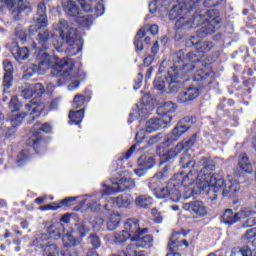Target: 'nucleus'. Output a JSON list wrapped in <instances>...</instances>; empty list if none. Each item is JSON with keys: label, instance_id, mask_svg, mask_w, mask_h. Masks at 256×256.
<instances>
[{"label": "nucleus", "instance_id": "f257e3e1", "mask_svg": "<svg viewBox=\"0 0 256 256\" xmlns=\"http://www.w3.org/2000/svg\"><path fill=\"white\" fill-rule=\"evenodd\" d=\"M36 55V64H30L24 75L23 79H29L33 77L35 73L41 75V73H45L47 69H51L52 67V75L54 77H60L57 79V83L59 87L61 85H65L67 79L71 77V72L73 71V67H75V61L70 58H56V62L53 64V57L43 51L35 52Z\"/></svg>", "mask_w": 256, "mask_h": 256}, {"label": "nucleus", "instance_id": "f03ea898", "mask_svg": "<svg viewBox=\"0 0 256 256\" xmlns=\"http://www.w3.org/2000/svg\"><path fill=\"white\" fill-rule=\"evenodd\" d=\"M34 23V25H30L28 28L29 37H35L40 47L38 50L45 53L48 49H51V39L53 38V33L49 29H45L49 25L45 2L38 3Z\"/></svg>", "mask_w": 256, "mask_h": 256}, {"label": "nucleus", "instance_id": "7ed1b4c3", "mask_svg": "<svg viewBox=\"0 0 256 256\" xmlns=\"http://www.w3.org/2000/svg\"><path fill=\"white\" fill-rule=\"evenodd\" d=\"M205 23H207L205 25ZM221 23H223L221 19V14L217 9H210L205 12V14H194L192 16V20H190V29H197V27H201L196 31V37L199 39H205L208 35H213L221 29Z\"/></svg>", "mask_w": 256, "mask_h": 256}, {"label": "nucleus", "instance_id": "20e7f679", "mask_svg": "<svg viewBox=\"0 0 256 256\" xmlns=\"http://www.w3.org/2000/svg\"><path fill=\"white\" fill-rule=\"evenodd\" d=\"M186 60L185 50L181 49L174 53L173 65L169 68L168 77H166L170 91H177V79L179 77H187L189 73H193L197 69V66L192 62L185 63Z\"/></svg>", "mask_w": 256, "mask_h": 256}, {"label": "nucleus", "instance_id": "39448f33", "mask_svg": "<svg viewBox=\"0 0 256 256\" xmlns=\"http://www.w3.org/2000/svg\"><path fill=\"white\" fill-rule=\"evenodd\" d=\"M60 39L69 45L66 49L68 55L75 56L83 49V38L79 35L77 28L69 27L67 20H60L58 23Z\"/></svg>", "mask_w": 256, "mask_h": 256}, {"label": "nucleus", "instance_id": "423d86ee", "mask_svg": "<svg viewBox=\"0 0 256 256\" xmlns=\"http://www.w3.org/2000/svg\"><path fill=\"white\" fill-rule=\"evenodd\" d=\"M223 1L225 0H203V5L204 7L211 9L213 7H219ZM199 3H201V0H186L178 3L170 9L168 18L170 21H175V19H179L180 17H183V15H189L191 11H194V9L199 7Z\"/></svg>", "mask_w": 256, "mask_h": 256}, {"label": "nucleus", "instance_id": "0eeeda50", "mask_svg": "<svg viewBox=\"0 0 256 256\" xmlns=\"http://www.w3.org/2000/svg\"><path fill=\"white\" fill-rule=\"evenodd\" d=\"M217 57H219V54L215 52L208 55L205 60L202 59L201 66L204 68L196 70L193 81H197L202 87H209L217 79V73L213 69L207 68V66L213 65L217 61Z\"/></svg>", "mask_w": 256, "mask_h": 256}, {"label": "nucleus", "instance_id": "6e6552de", "mask_svg": "<svg viewBox=\"0 0 256 256\" xmlns=\"http://www.w3.org/2000/svg\"><path fill=\"white\" fill-rule=\"evenodd\" d=\"M42 133L51 134L53 133V126L47 122L42 123L36 122L32 127V136L27 140L28 147H31L35 153H39L41 149V143H43Z\"/></svg>", "mask_w": 256, "mask_h": 256}, {"label": "nucleus", "instance_id": "1a4fd4ad", "mask_svg": "<svg viewBox=\"0 0 256 256\" xmlns=\"http://www.w3.org/2000/svg\"><path fill=\"white\" fill-rule=\"evenodd\" d=\"M173 145L171 138L165 135L164 140L161 144L156 146V155L160 158V165L165 163H173L176 157H179L176 146L169 149Z\"/></svg>", "mask_w": 256, "mask_h": 256}, {"label": "nucleus", "instance_id": "9d476101", "mask_svg": "<svg viewBox=\"0 0 256 256\" xmlns=\"http://www.w3.org/2000/svg\"><path fill=\"white\" fill-rule=\"evenodd\" d=\"M181 232H173L168 242L167 255L181 256L189 248V242L186 239L179 240Z\"/></svg>", "mask_w": 256, "mask_h": 256}, {"label": "nucleus", "instance_id": "9b49d317", "mask_svg": "<svg viewBox=\"0 0 256 256\" xmlns=\"http://www.w3.org/2000/svg\"><path fill=\"white\" fill-rule=\"evenodd\" d=\"M195 118L192 116H185L184 118L180 119L176 126L172 129L171 133L166 134V137H168L173 143L175 141H179L181 139V135H184V133H187L193 123Z\"/></svg>", "mask_w": 256, "mask_h": 256}, {"label": "nucleus", "instance_id": "f8f14e48", "mask_svg": "<svg viewBox=\"0 0 256 256\" xmlns=\"http://www.w3.org/2000/svg\"><path fill=\"white\" fill-rule=\"evenodd\" d=\"M225 187V178H223V171L214 173L210 177V185H208L207 195L210 201L217 199L219 191H223Z\"/></svg>", "mask_w": 256, "mask_h": 256}, {"label": "nucleus", "instance_id": "ddd939ff", "mask_svg": "<svg viewBox=\"0 0 256 256\" xmlns=\"http://www.w3.org/2000/svg\"><path fill=\"white\" fill-rule=\"evenodd\" d=\"M181 83L177 82V90L171 91L172 93H177V102L178 103H189L191 101H195L197 97L201 95V90L195 86H188L184 89H181Z\"/></svg>", "mask_w": 256, "mask_h": 256}, {"label": "nucleus", "instance_id": "4468645a", "mask_svg": "<svg viewBox=\"0 0 256 256\" xmlns=\"http://www.w3.org/2000/svg\"><path fill=\"white\" fill-rule=\"evenodd\" d=\"M183 209L188 211L190 215L193 216V219H203V217H207V206H205V202L201 200L185 203Z\"/></svg>", "mask_w": 256, "mask_h": 256}, {"label": "nucleus", "instance_id": "2eb2a0df", "mask_svg": "<svg viewBox=\"0 0 256 256\" xmlns=\"http://www.w3.org/2000/svg\"><path fill=\"white\" fill-rule=\"evenodd\" d=\"M63 248L62 256H79V252L75 249L79 245V240L71 234H65L62 237Z\"/></svg>", "mask_w": 256, "mask_h": 256}, {"label": "nucleus", "instance_id": "dca6fc26", "mask_svg": "<svg viewBox=\"0 0 256 256\" xmlns=\"http://www.w3.org/2000/svg\"><path fill=\"white\" fill-rule=\"evenodd\" d=\"M149 233V228H142L140 234L134 236L132 241L136 242V247L141 249H151L153 245V235Z\"/></svg>", "mask_w": 256, "mask_h": 256}, {"label": "nucleus", "instance_id": "f3484780", "mask_svg": "<svg viewBox=\"0 0 256 256\" xmlns=\"http://www.w3.org/2000/svg\"><path fill=\"white\" fill-rule=\"evenodd\" d=\"M175 111H177V105L173 102H164L162 105H160L156 113L163 119L164 121H167V119H170L173 121V117H175Z\"/></svg>", "mask_w": 256, "mask_h": 256}, {"label": "nucleus", "instance_id": "a211bd4d", "mask_svg": "<svg viewBox=\"0 0 256 256\" xmlns=\"http://www.w3.org/2000/svg\"><path fill=\"white\" fill-rule=\"evenodd\" d=\"M10 53L17 61V63H21L22 61H27L29 59V56L31 55V52L29 51V48L27 46L20 47L18 43H13L10 47Z\"/></svg>", "mask_w": 256, "mask_h": 256}, {"label": "nucleus", "instance_id": "6ab92c4d", "mask_svg": "<svg viewBox=\"0 0 256 256\" xmlns=\"http://www.w3.org/2000/svg\"><path fill=\"white\" fill-rule=\"evenodd\" d=\"M171 123V119L167 118L164 120L163 118H150L146 122V133H154V131H159L161 129H166L167 125Z\"/></svg>", "mask_w": 256, "mask_h": 256}, {"label": "nucleus", "instance_id": "aec40b11", "mask_svg": "<svg viewBox=\"0 0 256 256\" xmlns=\"http://www.w3.org/2000/svg\"><path fill=\"white\" fill-rule=\"evenodd\" d=\"M110 203L116 206V209H129L131 203H133V195L124 193L117 197H112Z\"/></svg>", "mask_w": 256, "mask_h": 256}, {"label": "nucleus", "instance_id": "412c9836", "mask_svg": "<svg viewBox=\"0 0 256 256\" xmlns=\"http://www.w3.org/2000/svg\"><path fill=\"white\" fill-rule=\"evenodd\" d=\"M62 9L67 17H79L81 15V9L77 6V3L73 0H62Z\"/></svg>", "mask_w": 256, "mask_h": 256}, {"label": "nucleus", "instance_id": "4be33fe9", "mask_svg": "<svg viewBox=\"0 0 256 256\" xmlns=\"http://www.w3.org/2000/svg\"><path fill=\"white\" fill-rule=\"evenodd\" d=\"M159 183H161L160 180L152 178L148 187L153 191L156 199H167L169 197V183L166 187L157 188L155 185H159Z\"/></svg>", "mask_w": 256, "mask_h": 256}, {"label": "nucleus", "instance_id": "5701e85b", "mask_svg": "<svg viewBox=\"0 0 256 256\" xmlns=\"http://www.w3.org/2000/svg\"><path fill=\"white\" fill-rule=\"evenodd\" d=\"M91 101V90L86 89L84 94H76L74 96L72 107L74 109H85V105Z\"/></svg>", "mask_w": 256, "mask_h": 256}, {"label": "nucleus", "instance_id": "b1692460", "mask_svg": "<svg viewBox=\"0 0 256 256\" xmlns=\"http://www.w3.org/2000/svg\"><path fill=\"white\" fill-rule=\"evenodd\" d=\"M135 141L136 143L133 144L127 152H125L122 156V158H119L118 161H123L124 159H131V155L135 153V150L137 149V145H141L143 141H145V130H139L135 135Z\"/></svg>", "mask_w": 256, "mask_h": 256}, {"label": "nucleus", "instance_id": "393cba45", "mask_svg": "<svg viewBox=\"0 0 256 256\" xmlns=\"http://www.w3.org/2000/svg\"><path fill=\"white\" fill-rule=\"evenodd\" d=\"M124 229L127 231V233L131 236V241H133L135 235H139L143 229H141V226L139 225V220L135 218L127 219L124 223Z\"/></svg>", "mask_w": 256, "mask_h": 256}, {"label": "nucleus", "instance_id": "a878e982", "mask_svg": "<svg viewBox=\"0 0 256 256\" xmlns=\"http://www.w3.org/2000/svg\"><path fill=\"white\" fill-rule=\"evenodd\" d=\"M234 55L235 57H238V59H242L246 65L252 63V67L254 68V71H256V60L249 55V48H247V46H241L234 52Z\"/></svg>", "mask_w": 256, "mask_h": 256}, {"label": "nucleus", "instance_id": "bb28decb", "mask_svg": "<svg viewBox=\"0 0 256 256\" xmlns=\"http://www.w3.org/2000/svg\"><path fill=\"white\" fill-rule=\"evenodd\" d=\"M32 105H34V107L30 112V120L28 121L29 125H31L35 119H39V117H41V113L45 111V103L37 99H32Z\"/></svg>", "mask_w": 256, "mask_h": 256}, {"label": "nucleus", "instance_id": "cd10ccee", "mask_svg": "<svg viewBox=\"0 0 256 256\" xmlns=\"http://www.w3.org/2000/svg\"><path fill=\"white\" fill-rule=\"evenodd\" d=\"M179 165L181 169L187 171L188 175H193V169H195V165H197V163L189 154H183L180 158Z\"/></svg>", "mask_w": 256, "mask_h": 256}, {"label": "nucleus", "instance_id": "c85d7f7f", "mask_svg": "<svg viewBox=\"0 0 256 256\" xmlns=\"http://www.w3.org/2000/svg\"><path fill=\"white\" fill-rule=\"evenodd\" d=\"M241 221V217L239 216V212H233V209L228 208L222 214V223L224 225H235V223H239Z\"/></svg>", "mask_w": 256, "mask_h": 256}, {"label": "nucleus", "instance_id": "c756f323", "mask_svg": "<svg viewBox=\"0 0 256 256\" xmlns=\"http://www.w3.org/2000/svg\"><path fill=\"white\" fill-rule=\"evenodd\" d=\"M171 201L177 203V201H181V186L177 183V180L173 178L169 181V195Z\"/></svg>", "mask_w": 256, "mask_h": 256}, {"label": "nucleus", "instance_id": "7c9ffc66", "mask_svg": "<svg viewBox=\"0 0 256 256\" xmlns=\"http://www.w3.org/2000/svg\"><path fill=\"white\" fill-rule=\"evenodd\" d=\"M191 177H193V174H189L187 172L185 175V171H182L179 174H175L172 179L177 181L180 187H191V185H193V181H195V179Z\"/></svg>", "mask_w": 256, "mask_h": 256}, {"label": "nucleus", "instance_id": "2f4dec72", "mask_svg": "<svg viewBox=\"0 0 256 256\" xmlns=\"http://www.w3.org/2000/svg\"><path fill=\"white\" fill-rule=\"evenodd\" d=\"M28 116L27 112H10L8 114V121L11 123L12 126L19 129L21 125H23V121H25V118Z\"/></svg>", "mask_w": 256, "mask_h": 256}, {"label": "nucleus", "instance_id": "473e14b6", "mask_svg": "<svg viewBox=\"0 0 256 256\" xmlns=\"http://www.w3.org/2000/svg\"><path fill=\"white\" fill-rule=\"evenodd\" d=\"M195 143H197V133H194L190 138H185L176 145L178 155L181 154V151H189V149H192Z\"/></svg>", "mask_w": 256, "mask_h": 256}, {"label": "nucleus", "instance_id": "72a5a7b5", "mask_svg": "<svg viewBox=\"0 0 256 256\" xmlns=\"http://www.w3.org/2000/svg\"><path fill=\"white\" fill-rule=\"evenodd\" d=\"M234 105L235 100L231 98H222L217 105V111L222 113L224 117H229V115H231V110H229V107H233Z\"/></svg>", "mask_w": 256, "mask_h": 256}, {"label": "nucleus", "instance_id": "f704fd0d", "mask_svg": "<svg viewBox=\"0 0 256 256\" xmlns=\"http://www.w3.org/2000/svg\"><path fill=\"white\" fill-rule=\"evenodd\" d=\"M69 125H81L83 118L85 117V108L79 110H71L68 114Z\"/></svg>", "mask_w": 256, "mask_h": 256}, {"label": "nucleus", "instance_id": "c9c22d12", "mask_svg": "<svg viewBox=\"0 0 256 256\" xmlns=\"http://www.w3.org/2000/svg\"><path fill=\"white\" fill-rule=\"evenodd\" d=\"M134 203L139 209H150L153 206V197L143 194L136 197Z\"/></svg>", "mask_w": 256, "mask_h": 256}, {"label": "nucleus", "instance_id": "e433bc0d", "mask_svg": "<svg viewBox=\"0 0 256 256\" xmlns=\"http://www.w3.org/2000/svg\"><path fill=\"white\" fill-rule=\"evenodd\" d=\"M116 185H117L116 192L123 193V191H127L135 187V180L131 178H121L118 180Z\"/></svg>", "mask_w": 256, "mask_h": 256}, {"label": "nucleus", "instance_id": "4c0bfd02", "mask_svg": "<svg viewBox=\"0 0 256 256\" xmlns=\"http://www.w3.org/2000/svg\"><path fill=\"white\" fill-rule=\"evenodd\" d=\"M120 224H121V214L113 212L108 216V219L106 222L108 231H115V229H117Z\"/></svg>", "mask_w": 256, "mask_h": 256}, {"label": "nucleus", "instance_id": "58836bf2", "mask_svg": "<svg viewBox=\"0 0 256 256\" xmlns=\"http://www.w3.org/2000/svg\"><path fill=\"white\" fill-rule=\"evenodd\" d=\"M146 35L147 30L145 29V27H142L137 31L134 38V46L136 51L141 52L143 51V49H145V47L143 46V37H145Z\"/></svg>", "mask_w": 256, "mask_h": 256}, {"label": "nucleus", "instance_id": "ea45409f", "mask_svg": "<svg viewBox=\"0 0 256 256\" xmlns=\"http://www.w3.org/2000/svg\"><path fill=\"white\" fill-rule=\"evenodd\" d=\"M238 165L241 171H244V173H248L249 175L253 173V165L251 162H249V157L245 153L241 154Z\"/></svg>", "mask_w": 256, "mask_h": 256}, {"label": "nucleus", "instance_id": "a19ab883", "mask_svg": "<svg viewBox=\"0 0 256 256\" xmlns=\"http://www.w3.org/2000/svg\"><path fill=\"white\" fill-rule=\"evenodd\" d=\"M186 59L188 62L192 63L193 65H196L197 63H201L203 61V57L204 55L201 54L198 50V48L196 47V49L192 52H188L185 55Z\"/></svg>", "mask_w": 256, "mask_h": 256}, {"label": "nucleus", "instance_id": "79ce46f5", "mask_svg": "<svg viewBox=\"0 0 256 256\" xmlns=\"http://www.w3.org/2000/svg\"><path fill=\"white\" fill-rule=\"evenodd\" d=\"M48 243L49 241H47V235L41 234L32 241L31 247H35V249H41L43 253Z\"/></svg>", "mask_w": 256, "mask_h": 256}, {"label": "nucleus", "instance_id": "37998d69", "mask_svg": "<svg viewBox=\"0 0 256 256\" xmlns=\"http://www.w3.org/2000/svg\"><path fill=\"white\" fill-rule=\"evenodd\" d=\"M187 17H189V15H183L176 20L174 24L176 31L180 29H191V19Z\"/></svg>", "mask_w": 256, "mask_h": 256}, {"label": "nucleus", "instance_id": "c03bdc74", "mask_svg": "<svg viewBox=\"0 0 256 256\" xmlns=\"http://www.w3.org/2000/svg\"><path fill=\"white\" fill-rule=\"evenodd\" d=\"M129 239H131V234L126 230H122L114 234L115 245H124V243L129 241Z\"/></svg>", "mask_w": 256, "mask_h": 256}, {"label": "nucleus", "instance_id": "a18cd8bd", "mask_svg": "<svg viewBox=\"0 0 256 256\" xmlns=\"http://www.w3.org/2000/svg\"><path fill=\"white\" fill-rule=\"evenodd\" d=\"M59 253H61V249L59 248V246L57 244L48 242L42 252V255H44V256H59Z\"/></svg>", "mask_w": 256, "mask_h": 256}, {"label": "nucleus", "instance_id": "49530a36", "mask_svg": "<svg viewBox=\"0 0 256 256\" xmlns=\"http://www.w3.org/2000/svg\"><path fill=\"white\" fill-rule=\"evenodd\" d=\"M76 23L79 25V27H82L83 29H89L93 25V16L86 15V16H77L75 18Z\"/></svg>", "mask_w": 256, "mask_h": 256}, {"label": "nucleus", "instance_id": "de8ad7c7", "mask_svg": "<svg viewBox=\"0 0 256 256\" xmlns=\"http://www.w3.org/2000/svg\"><path fill=\"white\" fill-rule=\"evenodd\" d=\"M138 165L148 171V169L155 167V159H153V157L142 155L138 158Z\"/></svg>", "mask_w": 256, "mask_h": 256}, {"label": "nucleus", "instance_id": "09e8293b", "mask_svg": "<svg viewBox=\"0 0 256 256\" xmlns=\"http://www.w3.org/2000/svg\"><path fill=\"white\" fill-rule=\"evenodd\" d=\"M22 107L23 103L19 101V97L14 95L10 98V101L8 103V109L10 110V113H19Z\"/></svg>", "mask_w": 256, "mask_h": 256}, {"label": "nucleus", "instance_id": "8fccbe9b", "mask_svg": "<svg viewBox=\"0 0 256 256\" xmlns=\"http://www.w3.org/2000/svg\"><path fill=\"white\" fill-rule=\"evenodd\" d=\"M167 77H169V71H167V75L163 77H158L154 80V89H157V91H165L166 85H168L169 89V82L167 81Z\"/></svg>", "mask_w": 256, "mask_h": 256}, {"label": "nucleus", "instance_id": "3c124183", "mask_svg": "<svg viewBox=\"0 0 256 256\" xmlns=\"http://www.w3.org/2000/svg\"><path fill=\"white\" fill-rule=\"evenodd\" d=\"M254 87H255V80L253 78H248L242 81L241 89L244 95L251 94Z\"/></svg>", "mask_w": 256, "mask_h": 256}, {"label": "nucleus", "instance_id": "603ef678", "mask_svg": "<svg viewBox=\"0 0 256 256\" xmlns=\"http://www.w3.org/2000/svg\"><path fill=\"white\" fill-rule=\"evenodd\" d=\"M29 161V151L28 150H21L16 158V165L17 167H23Z\"/></svg>", "mask_w": 256, "mask_h": 256}, {"label": "nucleus", "instance_id": "864d4df0", "mask_svg": "<svg viewBox=\"0 0 256 256\" xmlns=\"http://www.w3.org/2000/svg\"><path fill=\"white\" fill-rule=\"evenodd\" d=\"M47 233L51 239H59L61 237V228H59L56 224H51L47 228Z\"/></svg>", "mask_w": 256, "mask_h": 256}, {"label": "nucleus", "instance_id": "5fc2aeb1", "mask_svg": "<svg viewBox=\"0 0 256 256\" xmlns=\"http://www.w3.org/2000/svg\"><path fill=\"white\" fill-rule=\"evenodd\" d=\"M215 169H216L215 161L211 160L210 158H205L204 167L201 169L200 173L202 175H207L208 171H215Z\"/></svg>", "mask_w": 256, "mask_h": 256}, {"label": "nucleus", "instance_id": "6e6d98bb", "mask_svg": "<svg viewBox=\"0 0 256 256\" xmlns=\"http://www.w3.org/2000/svg\"><path fill=\"white\" fill-rule=\"evenodd\" d=\"M165 135L163 133H158L153 135L148 140V147H153V145H161L162 141H165Z\"/></svg>", "mask_w": 256, "mask_h": 256}, {"label": "nucleus", "instance_id": "4d7b16f0", "mask_svg": "<svg viewBox=\"0 0 256 256\" xmlns=\"http://www.w3.org/2000/svg\"><path fill=\"white\" fill-rule=\"evenodd\" d=\"M237 193V186L230 182V184L225 185L222 190V197H233Z\"/></svg>", "mask_w": 256, "mask_h": 256}, {"label": "nucleus", "instance_id": "13d9d810", "mask_svg": "<svg viewBox=\"0 0 256 256\" xmlns=\"http://www.w3.org/2000/svg\"><path fill=\"white\" fill-rule=\"evenodd\" d=\"M2 87L4 93H7V91L13 87V74H4Z\"/></svg>", "mask_w": 256, "mask_h": 256}, {"label": "nucleus", "instance_id": "bf43d9fd", "mask_svg": "<svg viewBox=\"0 0 256 256\" xmlns=\"http://www.w3.org/2000/svg\"><path fill=\"white\" fill-rule=\"evenodd\" d=\"M32 11L33 9L31 8V6H27L25 4H19L16 9L17 16H14V20L19 21V15H21V13H25V15H29V13H31Z\"/></svg>", "mask_w": 256, "mask_h": 256}, {"label": "nucleus", "instance_id": "052dcab7", "mask_svg": "<svg viewBox=\"0 0 256 256\" xmlns=\"http://www.w3.org/2000/svg\"><path fill=\"white\" fill-rule=\"evenodd\" d=\"M213 47H215V45H213V42L207 41V42L199 43L196 48L198 49V52H200L205 56V53H209V51H211Z\"/></svg>", "mask_w": 256, "mask_h": 256}, {"label": "nucleus", "instance_id": "680f3d73", "mask_svg": "<svg viewBox=\"0 0 256 256\" xmlns=\"http://www.w3.org/2000/svg\"><path fill=\"white\" fill-rule=\"evenodd\" d=\"M151 215L153 223H156V225L163 223V213L157 207L151 209Z\"/></svg>", "mask_w": 256, "mask_h": 256}, {"label": "nucleus", "instance_id": "e2e57ef3", "mask_svg": "<svg viewBox=\"0 0 256 256\" xmlns=\"http://www.w3.org/2000/svg\"><path fill=\"white\" fill-rule=\"evenodd\" d=\"M17 134V127L11 125L10 127H6L3 129L2 137L4 139H13L15 135Z\"/></svg>", "mask_w": 256, "mask_h": 256}, {"label": "nucleus", "instance_id": "0e129e2a", "mask_svg": "<svg viewBox=\"0 0 256 256\" xmlns=\"http://www.w3.org/2000/svg\"><path fill=\"white\" fill-rule=\"evenodd\" d=\"M88 243H89V245H92V247H93L90 249H94L95 251H97V249H99V247H101V238H99L97 236V234H91L88 237Z\"/></svg>", "mask_w": 256, "mask_h": 256}, {"label": "nucleus", "instance_id": "69168bd1", "mask_svg": "<svg viewBox=\"0 0 256 256\" xmlns=\"http://www.w3.org/2000/svg\"><path fill=\"white\" fill-rule=\"evenodd\" d=\"M77 199H79V197L77 196L66 197L58 201V206H60V209L62 207H71V205H73L74 201H77Z\"/></svg>", "mask_w": 256, "mask_h": 256}, {"label": "nucleus", "instance_id": "338daca9", "mask_svg": "<svg viewBox=\"0 0 256 256\" xmlns=\"http://www.w3.org/2000/svg\"><path fill=\"white\" fill-rule=\"evenodd\" d=\"M3 69L5 71L4 75H13L15 68L13 67V62L9 59L3 61Z\"/></svg>", "mask_w": 256, "mask_h": 256}, {"label": "nucleus", "instance_id": "774afa93", "mask_svg": "<svg viewBox=\"0 0 256 256\" xmlns=\"http://www.w3.org/2000/svg\"><path fill=\"white\" fill-rule=\"evenodd\" d=\"M155 61V56L148 54L143 59V64L139 66V71H143L145 68L150 67V65Z\"/></svg>", "mask_w": 256, "mask_h": 256}]
</instances>
